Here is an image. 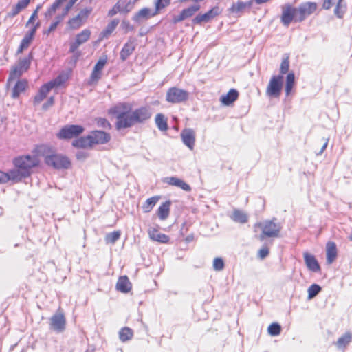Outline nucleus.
<instances>
[{"label":"nucleus","instance_id":"obj_1","mask_svg":"<svg viewBox=\"0 0 352 352\" xmlns=\"http://www.w3.org/2000/svg\"><path fill=\"white\" fill-rule=\"evenodd\" d=\"M116 118V127L118 130L131 128L136 124L142 123L151 116L149 108L142 107L132 111L129 103H119L109 110Z\"/></svg>","mask_w":352,"mask_h":352},{"label":"nucleus","instance_id":"obj_2","mask_svg":"<svg viewBox=\"0 0 352 352\" xmlns=\"http://www.w3.org/2000/svg\"><path fill=\"white\" fill-rule=\"evenodd\" d=\"M14 168L10 170L12 181L18 182L30 175L32 168L36 166L38 159L36 156L24 155L16 157L13 161Z\"/></svg>","mask_w":352,"mask_h":352},{"label":"nucleus","instance_id":"obj_3","mask_svg":"<svg viewBox=\"0 0 352 352\" xmlns=\"http://www.w3.org/2000/svg\"><path fill=\"white\" fill-rule=\"evenodd\" d=\"M275 221L276 219H274L257 224L262 230V233L260 235L261 240H263L266 237H277L278 236L281 230V226L280 223L275 222Z\"/></svg>","mask_w":352,"mask_h":352},{"label":"nucleus","instance_id":"obj_4","mask_svg":"<svg viewBox=\"0 0 352 352\" xmlns=\"http://www.w3.org/2000/svg\"><path fill=\"white\" fill-rule=\"evenodd\" d=\"M283 76H273L266 89V94L271 98H278L283 87Z\"/></svg>","mask_w":352,"mask_h":352},{"label":"nucleus","instance_id":"obj_5","mask_svg":"<svg viewBox=\"0 0 352 352\" xmlns=\"http://www.w3.org/2000/svg\"><path fill=\"white\" fill-rule=\"evenodd\" d=\"M188 96V92L186 90L173 87L167 91L166 98L168 102L180 103L186 101Z\"/></svg>","mask_w":352,"mask_h":352},{"label":"nucleus","instance_id":"obj_6","mask_svg":"<svg viewBox=\"0 0 352 352\" xmlns=\"http://www.w3.org/2000/svg\"><path fill=\"white\" fill-rule=\"evenodd\" d=\"M45 162L47 165L51 166L56 169H67L70 166V161L69 159L60 155H52L47 156Z\"/></svg>","mask_w":352,"mask_h":352},{"label":"nucleus","instance_id":"obj_7","mask_svg":"<svg viewBox=\"0 0 352 352\" xmlns=\"http://www.w3.org/2000/svg\"><path fill=\"white\" fill-rule=\"evenodd\" d=\"M282 14L280 21L285 27H288L292 21H296L298 15V10L289 3H286L281 7Z\"/></svg>","mask_w":352,"mask_h":352},{"label":"nucleus","instance_id":"obj_8","mask_svg":"<svg viewBox=\"0 0 352 352\" xmlns=\"http://www.w3.org/2000/svg\"><path fill=\"white\" fill-rule=\"evenodd\" d=\"M84 131V128L80 125H66L57 134L59 139H71L79 135Z\"/></svg>","mask_w":352,"mask_h":352},{"label":"nucleus","instance_id":"obj_9","mask_svg":"<svg viewBox=\"0 0 352 352\" xmlns=\"http://www.w3.org/2000/svg\"><path fill=\"white\" fill-rule=\"evenodd\" d=\"M91 11V8L83 9L78 14V15L69 19L68 21L69 28L72 30H77L80 28L87 21Z\"/></svg>","mask_w":352,"mask_h":352},{"label":"nucleus","instance_id":"obj_10","mask_svg":"<svg viewBox=\"0 0 352 352\" xmlns=\"http://www.w3.org/2000/svg\"><path fill=\"white\" fill-rule=\"evenodd\" d=\"M298 15L296 18V22H300L305 18L314 13L317 9V4L314 2H306L301 3L298 8Z\"/></svg>","mask_w":352,"mask_h":352},{"label":"nucleus","instance_id":"obj_11","mask_svg":"<svg viewBox=\"0 0 352 352\" xmlns=\"http://www.w3.org/2000/svg\"><path fill=\"white\" fill-rule=\"evenodd\" d=\"M91 31L88 29L83 30L76 36L75 41L70 43L69 52H75L82 44L86 43L90 38Z\"/></svg>","mask_w":352,"mask_h":352},{"label":"nucleus","instance_id":"obj_12","mask_svg":"<svg viewBox=\"0 0 352 352\" xmlns=\"http://www.w3.org/2000/svg\"><path fill=\"white\" fill-rule=\"evenodd\" d=\"M221 13V10L218 6H215L204 14L197 15L192 20L195 24H201L207 23Z\"/></svg>","mask_w":352,"mask_h":352},{"label":"nucleus","instance_id":"obj_13","mask_svg":"<svg viewBox=\"0 0 352 352\" xmlns=\"http://www.w3.org/2000/svg\"><path fill=\"white\" fill-rule=\"evenodd\" d=\"M157 15V11L148 8H143L135 13L132 19L138 24H142L144 21Z\"/></svg>","mask_w":352,"mask_h":352},{"label":"nucleus","instance_id":"obj_14","mask_svg":"<svg viewBox=\"0 0 352 352\" xmlns=\"http://www.w3.org/2000/svg\"><path fill=\"white\" fill-rule=\"evenodd\" d=\"M65 318L63 314H56L50 318V326L51 328L57 331L62 332L65 329Z\"/></svg>","mask_w":352,"mask_h":352},{"label":"nucleus","instance_id":"obj_15","mask_svg":"<svg viewBox=\"0 0 352 352\" xmlns=\"http://www.w3.org/2000/svg\"><path fill=\"white\" fill-rule=\"evenodd\" d=\"M89 135L91 140L93 142H91L93 146L96 144H106L111 139V136L109 133L102 131H95L91 132Z\"/></svg>","mask_w":352,"mask_h":352},{"label":"nucleus","instance_id":"obj_16","mask_svg":"<svg viewBox=\"0 0 352 352\" xmlns=\"http://www.w3.org/2000/svg\"><path fill=\"white\" fill-rule=\"evenodd\" d=\"M39 25L40 23L37 22L36 25L32 27L28 32L25 35L21 41V45L18 50V52H22L23 50L27 49L29 47Z\"/></svg>","mask_w":352,"mask_h":352},{"label":"nucleus","instance_id":"obj_17","mask_svg":"<svg viewBox=\"0 0 352 352\" xmlns=\"http://www.w3.org/2000/svg\"><path fill=\"white\" fill-rule=\"evenodd\" d=\"M181 137L184 144L190 150H192L195 142V133L191 129H186L182 131Z\"/></svg>","mask_w":352,"mask_h":352},{"label":"nucleus","instance_id":"obj_18","mask_svg":"<svg viewBox=\"0 0 352 352\" xmlns=\"http://www.w3.org/2000/svg\"><path fill=\"white\" fill-rule=\"evenodd\" d=\"M135 49V42L134 39L130 38L124 44L120 53V59L126 60L133 52Z\"/></svg>","mask_w":352,"mask_h":352},{"label":"nucleus","instance_id":"obj_19","mask_svg":"<svg viewBox=\"0 0 352 352\" xmlns=\"http://www.w3.org/2000/svg\"><path fill=\"white\" fill-rule=\"evenodd\" d=\"M148 235L152 241L161 243H167L169 241L168 236L160 233L155 228H150L148 230Z\"/></svg>","mask_w":352,"mask_h":352},{"label":"nucleus","instance_id":"obj_20","mask_svg":"<svg viewBox=\"0 0 352 352\" xmlns=\"http://www.w3.org/2000/svg\"><path fill=\"white\" fill-rule=\"evenodd\" d=\"M327 262L331 264L337 257V248L334 242L329 241L326 246Z\"/></svg>","mask_w":352,"mask_h":352},{"label":"nucleus","instance_id":"obj_21","mask_svg":"<svg viewBox=\"0 0 352 352\" xmlns=\"http://www.w3.org/2000/svg\"><path fill=\"white\" fill-rule=\"evenodd\" d=\"M303 256L306 265L309 270L315 272L320 270L319 264L313 255L309 254L308 252H305Z\"/></svg>","mask_w":352,"mask_h":352},{"label":"nucleus","instance_id":"obj_22","mask_svg":"<svg viewBox=\"0 0 352 352\" xmlns=\"http://www.w3.org/2000/svg\"><path fill=\"white\" fill-rule=\"evenodd\" d=\"M116 289L122 293H127L131 290V283L126 276L119 278L116 284Z\"/></svg>","mask_w":352,"mask_h":352},{"label":"nucleus","instance_id":"obj_23","mask_svg":"<svg viewBox=\"0 0 352 352\" xmlns=\"http://www.w3.org/2000/svg\"><path fill=\"white\" fill-rule=\"evenodd\" d=\"M52 88L46 83L43 85L39 89L38 93L34 96V105L39 104L47 96Z\"/></svg>","mask_w":352,"mask_h":352},{"label":"nucleus","instance_id":"obj_24","mask_svg":"<svg viewBox=\"0 0 352 352\" xmlns=\"http://www.w3.org/2000/svg\"><path fill=\"white\" fill-rule=\"evenodd\" d=\"M69 72H62L55 79L47 82V84L52 89L58 87L64 84L69 79Z\"/></svg>","mask_w":352,"mask_h":352},{"label":"nucleus","instance_id":"obj_25","mask_svg":"<svg viewBox=\"0 0 352 352\" xmlns=\"http://www.w3.org/2000/svg\"><path fill=\"white\" fill-rule=\"evenodd\" d=\"M252 6V1L248 2L238 1L236 3L232 4L229 11L232 14H239L243 12L246 8H250Z\"/></svg>","mask_w":352,"mask_h":352},{"label":"nucleus","instance_id":"obj_26","mask_svg":"<svg viewBox=\"0 0 352 352\" xmlns=\"http://www.w3.org/2000/svg\"><path fill=\"white\" fill-rule=\"evenodd\" d=\"M91 142L90 135H88L74 140L72 145L77 148H88L93 146Z\"/></svg>","mask_w":352,"mask_h":352},{"label":"nucleus","instance_id":"obj_27","mask_svg":"<svg viewBox=\"0 0 352 352\" xmlns=\"http://www.w3.org/2000/svg\"><path fill=\"white\" fill-rule=\"evenodd\" d=\"M28 87V82L25 80H17L12 92L13 98H18L21 93H23Z\"/></svg>","mask_w":352,"mask_h":352},{"label":"nucleus","instance_id":"obj_28","mask_svg":"<svg viewBox=\"0 0 352 352\" xmlns=\"http://www.w3.org/2000/svg\"><path fill=\"white\" fill-rule=\"evenodd\" d=\"M238 91L234 89H232L226 95L221 96V102L226 105H230L238 98Z\"/></svg>","mask_w":352,"mask_h":352},{"label":"nucleus","instance_id":"obj_29","mask_svg":"<svg viewBox=\"0 0 352 352\" xmlns=\"http://www.w3.org/2000/svg\"><path fill=\"white\" fill-rule=\"evenodd\" d=\"M170 202L166 201L159 207L158 210H157V214L160 219L164 220L168 217L169 211H170Z\"/></svg>","mask_w":352,"mask_h":352},{"label":"nucleus","instance_id":"obj_30","mask_svg":"<svg viewBox=\"0 0 352 352\" xmlns=\"http://www.w3.org/2000/svg\"><path fill=\"white\" fill-rule=\"evenodd\" d=\"M133 336V332L129 327H125L119 331V338L122 342L130 340Z\"/></svg>","mask_w":352,"mask_h":352},{"label":"nucleus","instance_id":"obj_31","mask_svg":"<svg viewBox=\"0 0 352 352\" xmlns=\"http://www.w3.org/2000/svg\"><path fill=\"white\" fill-rule=\"evenodd\" d=\"M160 199V197L155 196L146 199L145 203L142 206V209L144 212H149L155 206Z\"/></svg>","mask_w":352,"mask_h":352},{"label":"nucleus","instance_id":"obj_32","mask_svg":"<svg viewBox=\"0 0 352 352\" xmlns=\"http://www.w3.org/2000/svg\"><path fill=\"white\" fill-rule=\"evenodd\" d=\"M352 340V333L349 331L346 332L342 336L338 338L336 346L338 348L345 347Z\"/></svg>","mask_w":352,"mask_h":352},{"label":"nucleus","instance_id":"obj_33","mask_svg":"<svg viewBox=\"0 0 352 352\" xmlns=\"http://www.w3.org/2000/svg\"><path fill=\"white\" fill-rule=\"evenodd\" d=\"M155 124L158 129L162 131H165L168 129L167 120L162 113H158L156 116Z\"/></svg>","mask_w":352,"mask_h":352},{"label":"nucleus","instance_id":"obj_34","mask_svg":"<svg viewBox=\"0 0 352 352\" xmlns=\"http://www.w3.org/2000/svg\"><path fill=\"white\" fill-rule=\"evenodd\" d=\"M23 70L19 69V67L15 66L14 67H13L10 73L7 85L8 86H10L11 84L12 83V82H14L15 80L18 79L21 76V75L23 74Z\"/></svg>","mask_w":352,"mask_h":352},{"label":"nucleus","instance_id":"obj_35","mask_svg":"<svg viewBox=\"0 0 352 352\" xmlns=\"http://www.w3.org/2000/svg\"><path fill=\"white\" fill-rule=\"evenodd\" d=\"M232 219L239 223H244L248 221L247 215L241 210H234L232 216Z\"/></svg>","mask_w":352,"mask_h":352},{"label":"nucleus","instance_id":"obj_36","mask_svg":"<svg viewBox=\"0 0 352 352\" xmlns=\"http://www.w3.org/2000/svg\"><path fill=\"white\" fill-rule=\"evenodd\" d=\"M295 82V76L293 72L289 73L286 78L285 93L289 95Z\"/></svg>","mask_w":352,"mask_h":352},{"label":"nucleus","instance_id":"obj_37","mask_svg":"<svg viewBox=\"0 0 352 352\" xmlns=\"http://www.w3.org/2000/svg\"><path fill=\"white\" fill-rule=\"evenodd\" d=\"M118 23V19H113L109 23L106 29L102 32V37H108L114 31Z\"/></svg>","mask_w":352,"mask_h":352},{"label":"nucleus","instance_id":"obj_38","mask_svg":"<svg viewBox=\"0 0 352 352\" xmlns=\"http://www.w3.org/2000/svg\"><path fill=\"white\" fill-rule=\"evenodd\" d=\"M321 291V287L317 284H312L307 289L309 300L314 298Z\"/></svg>","mask_w":352,"mask_h":352},{"label":"nucleus","instance_id":"obj_39","mask_svg":"<svg viewBox=\"0 0 352 352\" xmlns=\"http://www.w3.org/2000/svg\"><path fill=\"white\" fill-rule=\"evenodd\" d=\"M199 9L200 6L199 5H193L188 7V8L184 9L182 12L185 19H187L192 16Z\"/></svg>","mask_w":352,"mask_h":352},{"label":"nucleus","instance_id":"obj_40","mask_svg":"<svg viewBox=\"0 0 352 352\" xmlns=\"http://www.w3.org/2000/svg\"><path fill=\"white\" fill-rule=\"evenodd\" d=\"M171 0H155V11H157L158 14L161 10L166 8L170 4Z\"/></svg>","mask_w":352,"mask_h":352},{"label":"nucleus","instance_id":"obj_41","mask_svg":"<svg viewBox=\"0 0 352 352\" xmlns=\"http://www.w3.org/2000/svg\"><path fill=\"white\" fill-rule=\"evenodd\" d=\"M122 4H124V1L122 0H119L116 5L111 9L108 12L109 16H113L116 15L118 12H124L122 9Z\"/></svg>","mask_w":352,"mask_h":352},{"label":"nucleus","instance_id":"obj_42","mask_svg":"<svg viewBox=\"0 0 352 352\" xmlns=\"http://www.w3.org/2000/svg\"><path fill=\"white\" fill-rule=\"evenodd\" d=\"M120 234L121 233L120 231H114L107 234L105 237L106 242L108 243H116L120 239Z\"/></svg>","mask_w":352,"mask_h":352},{"label":"nucleus","instance_id":"obj_43","mask_svg":"<svg viewBox=\"0 0 352 352\" xmlns=\"http://www.w3.org/2000/svg\"><path fill=\"white\" fill-rule=\"evenodd\" d=\"M345 10V5L340 3V2H338L334 9V14L338 18L342 19L344 16Z\"/></svg>","mask_w":352,"mask_h":352},{"label":"nucleus","instance_id":"obj_44","mask_svg":"<svg viewBox=\"0 0 352 352\" xmlns=\"http://www.w3.org/2000/svg\"><path fill=\"white\" fill-rule=\"evenodd\" d=\"M281 327L278 323H272L268 327V333L273 336H278L280 333Z\"/></svg>","mask_w":352,"mask_h":352},{"label":"nucleus","instance_id":"obj_45","mask_svg":"<svg viewBox=\"0 0 352 352\" xmlns=\"http://www.w3.org/2000/svg\"><path fill=\"white\" fill-rule=\"evenodd\" d=\"M139 0H129L127 2L124 1V4H122V9L124 10V12H130L135 5V3Z\"/></svg>","mask_w":352,"mask_h":352},{"label":"nucleus","instance_id":"obj_46","mask_svg":"<svg viewBox=\"0 0 352 352\" xmlns=\"http://www.w3.org/2000/svg\"><path fill=\"white\" fill-rule=\"evenodd\" d=\"M63 20V16H57L56 17V21L53 22L50 28L45 30L43 32V34H47V35H49L52 32L54 31L56 28H57V25H58V23Z\"/></svg>","mask_w":352,"mask_h":352},{"label":"nucleus","instance_id":"obj_47","mask_svg":"<svg viewBox=\"0 0 352 352\" xmlns=\"http://www.w3.org/2000/svg\"><path fill=\"white\" fill-rule=\"evenodd\" d=\"M289 57H286V58H283L281 62L280 67V72L281 73V74H285L289 71Z\"/></svg>","mask_w":352,"mask_h":352},{"label":"nucleus","instance_id":"obj_48","mask_svg":"<svg viewBox=\"0 0 352 352\" xmlns=\"http://www.w3.org/2000/svg\"><path fill=\"white\" fill-rule=\"evenodd\" d=\"M67 0H56L53 4L52 6L49 8L48 11H47V14L49 15H52L55 12L56 10H57V8L60 6L62 5L64 2H66Z\"/></svg>","mask_w":352,"mask_h":352},{"label":"nucleus","instance_id":"obj_49","mask_svg":"<svg viewBox=\"0 0 352 352\" xmlns=\"http://www.w3.org/2000/svg\"><path fill=\"white\" fill-rule=\"evenodd\" d=\"M213 268L216 271H221L224 268V262L221 258H215L214 259Z\"/></svg>","mask_w":352,"mask_h":352},{"label":"nucleus","instance_id":"obj_50","mask_svg":"<svg viewBox=\"0 0 352 352\" xmlns=\"http://www.w3.org/2000/svg\"><path fill=\"white\" fill-rule=\"evenodd\" d=\"M180 180H181V179H179L175 177H165L163 179V182L164 183H166V184L170 185V186H177Z\"/></svg>","mask_w":352,"mask_h":352},{"label":"nucleus","instance_id":"obj_51","mask_svg":"<svg viewBox=\"0 0 352 352\" xmlns=\"http://www.w3.org/2000/svg\"><path fill=\"white\" fill-rule=\"evenodd\" d=\"M30 65V61L28 58H24L21 60L19 62V64L16 65L19 67V69H22L23 72L27 70Z\"/></svg>","mask_w":352,"mask_h":352},{"label":"nucleus","instance_id":"obj_52","mask_svg":"<svg viewBox=\"0 0 352 352\" xmlns=\"http://www.w3.org/2000/svg\"><path fill=\"white\" fill-rule=\"evenodd\" d=\"M40 8L39 6L36 8V9L34 11V12L32 14L31 16L30 17L28 21L26 23V26H29L30 25H32V27L35 25L34 22L35 20L38 18V10Z\"/></svg>","mask_w":352,"mask_h":352},{"label":"nucleus","instance_id":"obj_53","mask_svg":"<svg viewBox=\"0 0 352 352\" xmlns=\"http://www.w3.org/2000/svg\"><path fill=\"white\" fill-rule=\"evenodd\" d=\"M9 181H12L11 177L10 176V171L8 173H4L0 170V184H6Z\"/></svg>","mask_w":352,"mask_h":352},{"label":"nucleus","instance_id":"obj_54","mask_svg":"<svg viewBox=\"0 0 352 352\" xmlns=\"http://www.w3.org/2000/svg\"><path fill=\"white\" fill-rule=\"evenodd\" d=\"M97 125H98V126L102 127L104 129H110L111 128L110 123L105 118H98L97 120Z\"/></svg>","mask_w":352,"mask_h":352},{"label":"nucleus","instance_id":"obj_55","mask_svg":"<svg viewBox=\"0 0 352 352\" xmlns=\"http://www.w3.org/2000/svg\"><path fill=\"white\" fill-rule=\"evenodd\" d=\"M107 63L106 59H100L97 63L94 66V69L96 71H99L101 72L102 69L104 68L105 64Z\"/></svg>","mask_w":352,"mask_h":352},{"label":"nucleus","instance_id":"obj_56","mask_svg":"<svg viewBox=\"0 0 352 352\" xmlns=\"http://www.w3.org/2000/svg\"><path fill=\"white\" fill-rule=\"evenodd\" d=\"M101 76V72L99 71H96L94 69L91 75V82H96L98 81Z\"/></svg>","mask_w":352,"mask_h":352},{"label":"nucleus","instance_id":"obj_57","mask_svg":"<svg viewBox=\"0 0 352 352\" xmlns=\"http://www.w3.org/2000/svg\"><path fill=\"white\" fill-rule=\"evenodd\" d=\"M30 0H20L16 6L20 10H22L23 9L25 8L30 3Z\"/></svg>","mask_w":352,"mask_h":352},{"label":"nucleus","instance_id":"obj_58","mask_svg":"<svg viewBox=\"0 0 352 352\" xmlns=\"http://www.w3.org/2000/svg\"><path fill=\"white\" fill-rule=\"evenodd\" d=\"M177 187H179L186 192H190L191 190L190 186L185 182H184L182 179L180 180Z\"/></svg>","mask_w":352,"mask_h":352},{"label":"nucleus","instance_id":"obj_59","mask_svg":"<svg viewBox=\"0 0 352 352\" xmlns=\"http://www.w3.org/2000/svg\"><path fill=\"white\" fill-rule=\"evenodd\" d=\"M74 1H69L66 4L63 14L60 16H63V19L68 14L69 10L73 7L74 6Z\"/></svg>","mask_w":352,"mask_h":352},{"label":"nucleus","instance_id":"obj_60","mask_svg":"<svg viewBox=\"0 0 352 352\" xmlns=\"http://www.w3.org/2000/svg\"><path fill=\"white\" fill-rule=\"evenodd\" d=\"M54 97H50L46 102H45L43 106L42 109L44 111L47 110L50 107H52L54 104Z\"/></svg>","mask_w":352,"mask_h":352},{"label":"nucleus","instance_id":"obj_61","mask_svg":"<svg viewBox=\"0 0 352 352\" xmlns=\"http://www.w3.org/2000/svg\"><path fill=\"white\" fill-rule=\"evenodd\" d=\"M336 0H324L322 8L325 10H329L334 4Z\"/></svg>","mask_w":352,"mask_h":352},{"label":"nucleus","instance_id":"obj_62","mask_svg":"<svg viewBox=\"0 0 352 352\" xmlns=\"http://www.w3.org/2000/svg\"><path fill=\"white\" fill-rule=\"evenodd\" d=\"M185 19H185V17H184V14H183V13L182 12L179 15L174 16V17L173 18V21H173V23L174 24H176V23H177L179 22H181V21H184Z\"/></svg>","mask_w":352,"mask_h":352},{"label":"nucleus","instance_id":"obj_63","mask_svg":"<svg viewBox=\"0 0 352 352\" xmlns=\"http://www.w3.org/2000/svg\"><path fill=\"white\" fill-rule=\"evenodd\" d=\"M269 254V249L267 248H263L258 252V256L261 258H265Z\"/></svg>","mask_w":352,"mask_h":352},{"label":"nucleus","instance_id":"obj_64","mask_svg":"<svg viewBox=\"0 0 352 352\" xmlns=\"http://www.w3.org/2000/svg\"><path fill=\"white\" fill-rule=\"evenodd\" d=\"M20 10L15 6L14 7L12 8V10L8 13V15L10 16H14L16 15H17L19 12H20Z\"/></svg>","mask_w":352,"mask_h":352}]
</instances>
